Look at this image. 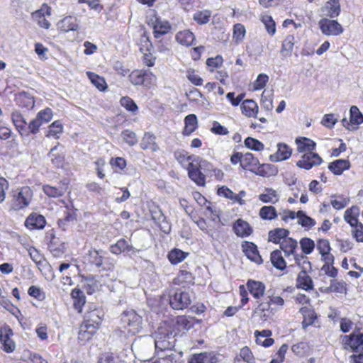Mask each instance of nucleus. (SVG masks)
Returning a JSON list of instances; mask_svg holds the SVG:
<instances>
[{
    "label": "nucleus",
    "mask_w": 363,
    "mask_h": 363,
    "mask_svg": "<svg viewBox=\"0 0 363 363\" xmlns=\"http://www.w3.org/2000/svg\"><path fill=\"white\" fill-rule=\"evenodd\" d=\"M230 161L234 166L239 164L242 169L263 177L270 176L274 169L270 164H260L259 159L250 152L242 153L234 150L230 155Z\"/></svg>",
    "instance_id": "f257e3e1"
},
{
    "label": "nucleus",
    "mask_w": 363,
    "mask_h": 363,
    "mask_svg": "<svg viewBox=\"0 0 363 363\" xmlns=\"http://www.w3.org/2000/svg\"><path fill=\"white\" fill-rule=\"evenodd\" d=\"M84 262L96 267L100 272H113L116 267L114 258L108 255L103 250L91 248L84 256Z\"/></svg>",
    "instance_id": "f03ea898"
},
{
    "label": "nucleus",
    "mask_w": 363,
    "mask_h": 363,
    "mask_svg": "<svg viewBox=\"0 0 363 363\" xmlns=\"http://www.w3.org/2000/svg\"><path fill=\"white\" fill-rule=\"evenodd\" d=\"M33 198V191L28 186H23L13 190L9 202V211H18L28 208Z\"/></svg>",
    "instance_id": "7ed1b4c3"
},
{
    "label": "nucleus",
    "mask_w": 363,
    "mask_h": 363,
    "mask_svg": "<svg viewBox=\"0 0 363 363\" xmlns=\"http://www.w3.org/2000/svg\"><path fill=\"white\" fill-rule=\"evenodd\" d=\"M121 323L132 335L138 333L142 329L143 319L134 310L125 311L121 315Z\"/></svg>",
    "instance_id": "20e7f679"
},
{
    "label": "nucleus",
    "mask_w": 363,
    "mask_h": 363,
    "mask_svg": "<svg viewBox=\"0 0 363 363\" xmlns=\"http://www.w3.org/2000/svg\"><path fill=\"white\" fill-rule=\"evenodd\" d=\"M156 76L150 70L136 69L130 72L129 82L134 86L150 88L156 81Z\"/></svg>",
    "instance_id": "39448f33"
},
{
    "label": "nucleus",
    "mask_w": 363,
    "mask_h": 363,
    "mask_svg": "<svg viewBox=\"0 0 363 363\" xmlns=\"http://www.w3.org/2000/svg\"><path fill=\"white\" fill-rule=\"evenodd\" d=\"M189 177L198 186H203L206 184V176L201 170L200 158L193 162H189L186 167Z\"/></svg>",
    "instance_id": "423d86ee"
},
{
    "label": "nucleus",
    "mask_w": 363,
    "mask_h": 363,
    "mask_svg": "<svg viewBox=\"0 0 363 363\" xmlns=\"http://www.w3.org/2000/svg\"><path fill=\"white\" fill-rule=\"evenodd\" d=\"M322 157L316 152H310L303 153L301 159L296 162V166L301 169L309 170L323 163Z\"/></svg>",
    "instance_id": "0eeeda50"
},
{
    "label": "nucleus",
    "mask_w": 363,
    "mask_h": 363,
    "mask_svg": "<svg viewBox=\"0 0 363 363\" xmlns=\"http://www.w3.org/2000/svg\"><path fill=\"white\" fill-rule=\"evenodd\" d=\"M67 243L60 238L57 237L55 233L50 234V240L48 243L49 252L56 258L62 257L66 252Z\"/></svg>",
    "instance_id": "6e6552de"
},
{
    "label": "nucleus",
    "mask_w": 363,
    "mask_h": 363,
    "mask_svg": "<svg viewBox=\"0 0 363 363\" xmlns=\"http://www.w3.org/2000/svg\"><path fill=\"white\" fill-rule=\"evenodd\" d=\"M52 14V8L46 3H43L39 9L31 13L32 18L37 22V24L44 29H49L51 24L46 16Z\"/></svg>",
    "instance_id": "1a4fd4ad"
},
{
    "label": "nucleus",
    "mask_w": 363,
    "mask_h": 363,
    "mask_svg": "<svg viewBox=\"0 0 363 363\" xmlns=\"http://www.w3.org/2000/svg\"><path fill=\"white\" fill-rule=\"evenodd\" d=\"M318 24L321 32L326 35H338L343 32L342 26L335 20L324 18Z\"/></svg>",
    "instance_id": "9d476101"
},
{
    "label": "nucleus",
    "mask_w": 363,
    "mask_h": 363,
    "mask_svg": "<svg viewBox=\"0 0 363 363\" xmlns=\"http://www.w3.org/2000/svg\"><path fill=\"white\" fill-rule=\"evenodd\" d=\"M281 296H266V301H262L258 306V309L264 313V316H269L270 313L277 311L279 306L284 304Z\"/></svg>",
    "instance_id": "9b49d317"
},
{
    "label": "nucleus",
    "mask_w": 363,
    "mask_h": 363,
    "mask_svg": "<svg viewBox=\"0 0 363 363\" xmlns=\"http://www.w3.org/2000/svg\"><path fill=\"white\" fill-rule=\"evenodd\" d=\"M140 147L144 151H149L152 153L160 150L156 135L150 131L144 133L140 142Z\"/></svg>",
    "instance_id": "f8f14e48"
},
{
    "label": "nucleus",
    "mask_w": 363,
    "mask_h": 363,
    "mask_svg": "<svg viewBox=\"0 0 363 363\" xmlns=\"http://www.w3.org/2000/svg\"><path fill=\"white\" fill-rule=\"evenodd\" d=\"M239 290L240 295H247V291L251 295H264L265 285L262 281L248 279L246 286L240 285Z\"/></svg>",
    "instance_id": "ddd939ff"
},
{
    "label": "nucleus",
    "mask_w": 363,
    "mask_h": 363,
    "mask_svg": "<svg viewBox=\"0 0 363 363\" xmlns=\"http://www.w3.org/2000/svg\"><path fill=\"white\" fill-rule=\"evenodd\" d=\"M293 153V148L285 143H278L277 151L269 155V159L272 162H279L289 159Z\"/></svg>",
    "instance_id": "4468645a"
},
{
    "label": "nucleus",
    "mask_w": 363,
    "mask_h": 363,
    "mask_svg": "<svg viewBox=\"0 0 363 363\" xmlns=\"http://www.w3.org/2000/svg\"><path fill=\"white\" fill-rule=\"evenodd\" d=\"M68 188L69 182L66 180H62L58 183L57 186L44 184L43 186V191L48 197L60 198L67 192Z\"/></svg>",
    "instance_id": "2eb2a0df"
},
{
    "label": "nucleus",
    "mask_w": 363,
    "mask_h": 363,
    "mask_svg": "<svg viewBox=\"0 0 363 363\" xmlns=\"http://www.w3.org/2000/svg\"><path fill=\"white\" fill-rule=\"evenodd\" d=\"M46 223V219L43 215L32 212L26 218L24 225L30 230H35L43 229Z\"/></svg>",
    "instance_id": "dca6fc26"
},
{
    "label": "nucleus",
    "mask_w": 363,
    "mask_h": 363,
    "mask_svg": "<svg viewBox=\"0 0 363 363\" xmlns=\"http://www.w3.org/2000/svg\"><path fill=\"white\" fill-rule=\"evenodd\" d=\"M13 335V330L9 325H4L1 327L0 341L2 344L3 350L8 353L12 352L16 347L15 342L11 338Z\"/></svg>",
    "instance_id": "f3484780"
},
{
    "label": "nucleus",
    "mask_w": 363,
    "mask_h": 363,
    "mask_svg": "<svg viewBox=\"0 0 363 363\" xmlns=\"http://www.w3.org/2000/svg\"><path fill=\"white\" fill-rule=\"evenodd\" d=\"M241 247L242 252L249 259L258 264H260L263 262L257 246L254 242L250 241H243L242 242Z\"/></svg>",
    "instance_id": "a211bd4d"
},
{
    "label": "nucleus",
    "mask_w": 363,
    "mask_h": 363,
    "mask_svg": "<svg viewBox=\"0 0 363 363\" xmlns=\"http://www.w3.org/2000/svg\"><path fill=\"white\" fill-rule=\"evenodd\" d=\"M99 327L94 323L84 321L79 326L78 333V339L80 342L84 343L91 339L92 336L96 333Z\"/></svg>",
    "instance_id": "6ab92c4d"
},
{
    "label": "nucleus",
    "mask_w": 363,
    "mask_h": 363,
    "mask_svg": "<svg viewBox=\"0 0 363 363\" xmlns=\"http://www.w3.org/2000/svg\"><path fill=\"white\" fill-rule=\"evenodd\" d=\"M233 229L235 234L240 238H247L251 235L253 233V228L246 220L238 218L233 225Z\"/></svg>",
    "instance_id": "aec40b11"
},
{
    "label": "nucleus",
    "mask_w": 363,
    "mask_h": 363,
    "mask_svg": "<svg viewBox=\"0 0 363 363\" xmlns=\"http://www.w3.org/2000/svg\"><path fill=\"white\" fill-rule=\"evenodd\" d=\"M57 28L61 33L76 31L79 28L77 19L74 16H67L57 22Z\"/></svg>",
    "instance_id": "412c9836"
},
{
    "label": "nucleus",
    "mask_w": 363,
    "mask_h": 363,
    "mask_svg": "<svg viewBox=\"0 0 363 363\" xmlns=\"http://www.w3.org/2000/svg\"><path fill=\"white\" fill-rule=\"evenodd\" d=\"M173 284L182 288L189 287L194 284V277L191 272L182 269L173 279Z\"/></svg>",
    "instance_id": "4be33fe9"
},
{
    "label": "nucleus",
    "mask_w": 363,
    "mask_h": 363,
    "mask_svg": "<svg viewBox=\"0 0 363 363\" xmlns=\"http://www.w3.org/2000/svg\"><path fill=\"white\" fill-rule=\"evenodd\" d=\"M242 113L247 118H257L259 106L257 103L252 99L242 100L240 104Z\"/></svg>",
    "instance_id": "5701e85b"
},
{
    "label": "nucleus",
    "mask_w": 363,
    "mask_h": 363,
    "mask_svg": "<svg viewBox=\"0 0 363 363\" xmlns=\"http://www.w3.org/2000/svg\"><path fill=\"white\" fill-rule=\"evenodd\" d=\"M296 150L299 153L313 152L316 148V143L306 137H298L295 140Z\"/></svg>",
    "instance_id": "b1692460"
},
{
    "label": "nucleus",
    "mask_w": 363,
    "mask_h": 363,
    "mask_svg": "<svg viewBox=\"0 0 363 363\" xmlns=\"http://www.w3.org/2000/svg\"><path fill=\"white\" fill-rule=\"evenodd\" d=\"M279 245L281 250L284 251L285 255L286 257L294 255L296 262L298 264L299 258L297 255H295V252L298 247L297 241L288 236L285 240H282Z\"/></svg>",
    "instance_id": "393cba45"
},
{
    "label": "nucleus",
    "mask_w": 363,
    "mask_h": 363,
    "mask_svg": "<svg viewBox=\"0 0 363 363\" xmlns=\"http://www.w3.org/2000/svg\"><path fill=\"white\" fill-rule=\"evenodd\" d=\"M176 41L181 45L190 47L196 41V36L193 32L189 29L179 31L175 35Z\"/></svg>",
    "instance_id": "a878e982"
},
{
    "label": "nucleus",
    "mask_w": 363,
    "mask_h": 363,
    "mask_svg": "<svg viewBox=\"0 0 363 363\" xmlns=\"http://www.w3.org/2000/svg\"><path fill=\"white\" fill-rule=\"evenodd\" d=\"M16 104L21 108L32 109L35 106V99L30 94L23 91L15 96Z\"/></svg>",
    "instance_id": "bb28decb"
},
{
    "label": "nucleus",
    "mask_w": 363,
    "mask_h": 363,
    "mask_svg": "<svg viewBox=\"0 0 363 363\" xmlns=\"http://www.w3.org/2000/svg\"><path fill=\"white\" fill-rule=\"evenodd\" d=\"M350 167L351 164L348 160L338 159L330 162L328 168L335 175H341L344 171L348 170Z\"/></svg>",
    "instance_id": "cd10ccee"
},
{
    "label": "nucleus",
    "mask_w": 363,
    "mask_h": 363,
    "mask_svg": "<svg viewBox=\"0 0 363 363\" xmlns=\"http://www.w3.org/2000/svg\"><path fill=\"white\" fill-rule=\"evenodd\" d=\"M345 338L346 339L345 345L350 347L352 352L363 350V334H351L345 336Z\"/></svg>",
    "instance_id": "c85d7f7f"
},
{
    "label": "nucleus",
    "mask_w": 363,
    "mask_h": 363,
    "mask_svg": "<svg viewBox=\"0 0 363 363\" xmlns=\"http://www.w3.org/2000/svg\"><path fill=\"white\" fill-rule=\"evenodd\" d=\"M11 118L15 128L19 134L21 136L26 135L27 134V122L23 116L19 111H16L12 112Z\"/></svg>",
    "instance_id": "c756f323"
},
{
    "label": "nucleus",
    "mask_w": 363,
    "mask_h": 363,
    "mask_svg": "<svg viewBox=\"0 0 363 363\" xmlns=\"http://www.w3.org/2000/svg\"><path fill=\"white\" fill-rule=\"evenodd\" d=\"M316 248L321 255L323 261L330 260V258H335L331 253V247L330 242L328 239H319L317 240Z\"/></svg>",
    "instance_id": "7c9ffc66"
},
{
    "label": "nucleus",
    "mask_w": 363,
    "mask_h": 363,
    "mask_svg": "<svg viewBox=\"0 0 363 363\" xmlns=\"http://www.w3.org/2000/svg\"><path fill=\"white\" fill-rule=\"evenodd\" d=\"M290 232L288 229L283 228H277L269 230L268 233V240L274 244H280L282 240H285L289 235Z\"/></svg>",
    "instance_id": "2f4dec72"
},
{
    "label": "nucleus",
    "mask_w": 363,
    "mask_h": 363,
    "mask_svg": "<svg viewBox=\"0 0 363 363\" xmlns=\"http://www.w3.org/2000/svg\"><path fill=\"white\" fill-rule=\"evenodd\" d=\"M359 213V208L357 206H352L345 211L344 220L352 228L360 223L358 218Z\"/></svg>",
    "instance_id": "473e14b6"
},
{
    "label": "nucleus",
    "mask_w": 363,
    "mask_h": 363,
    "mask_svg": "<svg viewBox=\"0 0 363 363\" xmlns=\"http://www.w3.org/2000/svg\"><path fill=\"white\" fill-rule=\"evenodd\" d=\"M300 313L302 314L303 320L302 321V328L306 329L309 325L314 323L315 320L318 318L316 313L311 308L306 306L300 308Z\"/></svg>",
    "instance_id": "72a5a7b5"
},
{
    "label": "nucleus",
    "mask_w": 363,
    "mask_h": 363,
    "mask_svg": "<svg viewBox=\"0 0 363 363\" xmlns=\"http://www.w3.org/2000/svg\"><path fill=\"white\" fill-rule=\"evenodd\" d=\"M171 25L167 21H162L157 18L153 25V35L155 38H159L169 32Z\"/></svg>",
    "instance_id": "f704fd0d"
},
{
    "label": "nucleus",
    "mask_w": 363,
    "mask_h": 363,
    "mask_svg": "<svg viewBox=\"0 0 363 363\" xmlns=\"http://www.w3.org/2000/svg\"><path fill=\"white\" fill-rule=\"evenodd\" d=\"M296 286L305 291H309L313 288V282L311 277L307 274L306 271L302 270L298 274L296 279Z\"/></svg>",
    "instance_id": "c9c22d12"
},
{
    "label": "nucleus",
    "mask_w": 363,
    "mask_h": 363,
    "mask_svg": "<svg viewBox=\"0 0 363 363\" xmlns=\"http://www.w3.org/2000/svg\"><path fill=\"white\" fill-rule=\"evenodd\" d=\"M109 250L111 253L118 255L122 252L134 251V247L130 245L125 239L121 238L115 244L111 245Z\"/></svg>",
    "instance_id": "e433bc0d"
},
{
    "label": "nucleus",
    "mask_w": 363,
    "mask_h": 363,
    "mask_svg": "<svg viewBox=\"0 0 363 363\" xmlns=\"http://www.w3.org/2000/svg\"><path fill=\"white\" fill-rule=\"evenodd\" d=\"M174 159L182 166H187L186 163L193 162L199 157L194 155H189V152L184 150L179 149L174 152Z\"/></svg>",
    "instance_id": "4c0bfd02"
},
{
    "label": "nucleus",
    "mask_w": 363,
    "mask_h": 363,
    "mask_svg": "<svg viewBox=\"0 0 363 363\" xmlns=\"http://www.w3.org/2000/svg\"><path fill=\"white\" fill-rule=\"evenodd\" d=\"M169 303L174 310H184L191 303L189 296H168Z\"/></svg>",
    "instance_id": "58836bf2"
},
{
    "label": "nucleus",
    "mask_w": 363,
    "mask_h": 363,
    "mask_svg": "<svg viewBox=\"0 0 363 363\" xmlns=\"http://www.w3.org/2000/svg\"><path fill=\"white\" fill-rule=\"evenodd\" d=\"M256 342L263 347H267L272 345L274 342V339L271 338L272 331L269 330H263L262 331H255Z\"/></svg>",
    "instance_id": "ea45409f"
},
{
    "label": "nucleus",
    "mask_w": 363,
    "mask_h": 363,
    "mask_svg": "<svg viewBox=\"0 0 363 363\" xmlns=\"http://www.w3.org/2000/svg\"><path fill=\"white\" fill-rule=\"evenodd\" d=\"M295 44V37L294 35H286L281 43L280 54L286 57L291 55Z\"/></svg>",
    "instance_id": "a19ab883"
},
{
    "label": "nucleus",
    "mask_w": 363,
    "mask_h": 363,
    "mask_svg": "<svg viewBox=\"0 0 363 363\" xmlns=\"http://www.w3.org/2000/svg\"><path fill=\"white\" fill-rule=\"evenodd\" d=\"M198 128V119L195 114H189L184 118L183 135H189Z\"/></svg>",
    "instance_id": "79ce46f5"
},
{
    "label": "nucleus",
    "mask_w": 363,
    "mask_h": 363,
    "mask_svg": "<svg viewBox=\"0 0 363 363\" xmlns=\"http://www.w3.org/2000/svg\"><path fill=\"white\" fill-rule=\"evenodd\" d=\"M86 76L91 84L100 91H105L108 89L107 83L104 77L93 72H86Z\"/></svg>",
    "instance_id": "37998d69"
},
{
    "label": "nucleus",
    "mask_w": 363,
    "mask_h": 363,
    "mask_svg": "<svg viewBox=\"0 0 363 363\" xmlns=\"http://www.w3.org/2000/svg\"><path fill=\"white\" fill-rule=\"evenodd\" d=\"M325 14L331 18L339 16L340 13V5L339 0H329L326 2L323 9Z\"/></svg>",
    "instance_id": "c03bdc74"
},
{
    "label": "nucleus",
    "mask_w": 363,
    "mask_h": 363,
    "mask_svg": "<svg viewBox=\"0 0 363 363\" xmlns=\"http://www.w3.org/2000/svg\"><path fill=\"white\" fill-rule=\"evenodd\" d=\"M194 196L199 204L205 206L206 214H209L211 216L218 217L213 203L208 201L201 193L196 192L194 193Z\"/></svg>",
    "instance_id": "a18cd8bd"
},
{
    "label": "nucleus",
    "mask_w": 363,
    "mask_h": 363,
    "mask_svg": "<svg viewBox=\"0 0 363 363\" xmlns=\"http://www.w3.org/2000/svg\"><path fill=\"white\" fill-rule=\"evenodd\" d=\"M258 199L263 203L275 204L279 200V194L272 188H265L263 193L258 196Z\"/></svg>",
    "instance_id": "49530a36"
},
{
    "label": "nucleus",
    "mask_w": 363,
    "mask_h": 363,
    "mask_svg": "<svg viewBox=\"0 0 363 363\" xmlns=\"http://www.w3.org/2000/svg\"><path fill=\"white\" fill-rule=\"evenodd\" d=\"M172 333H167L164 337H157L155 340L156 350L170 352L169 349L174 346V342H170L169 339L172 338ZM174 337H172L173 338Z\"/></svg>",
    "instance_id": "de8ad7c7"
},
{
    "label": "nucleus",
    "mask_w": 363,
    "mask_h": 363,
    "mask_svg": "<svg viewBox=\"0 0 363 363\" xmlns=\"http://www.w3.org/2000/svg\"><path fill=\"white\" fill-rule=\"evenodd\" d=\"M66 211H65L64 218L59 219L57 221L58 225L62 227L66 223L74 221L77 219V209L72 204L65 206Z\"/></svg>",
    "instance_id": "09e8293b"
},
{
    "label": "nucleus",
    "mask_w": 363,
    "mask_h": 363,
    "mask_svg": "<svg viewBox=\"0 0 363 363\" xmlns=\"http://www.w3.org/2000/svg\"><path fill=\"white\" fill-rule=\"evenodd\" d=\"M259 216L264 220H272L277 218L278 213L273 206H264L259 211Z\"/></svg>",
    "instance_id": "8fccbe9b"
},
{
    "label": "nucleus",
    "mask_w": 363,
    "mask_h": 363,
    "mask_svg": "<svg viewBox=\"0 0 363 363\" xmlns=\"http://www.w3.org/2000/svg\"><path fill=\"white\" fill-rule=\"evenodd\" d=\"M259 19L264 24L267 33L269 35L273 36L277 31V25L272 16L267 13L262 14Z\"/></svg>",
    "instance_id": "3c124183"
},
{
    "label": "nucleus",
    "mask_w": 363,
    "mask_h": 363,
    "mask_svg": "<svg viewBox=\"0 0 363 363\" xmlns=\"http://www.w3.org/2000/svg\"><path fill=\"white\" fill-rule=\"evenodd\" d=\"M63 132V125L60 121L57 120L52 122L49 126L46 137L59 139Z\"/></svg>",
    "instance_id": "603ef678"
},
{
    "label": "nucleus",
    "mask_w": 363,
    "mask_h": 363,
    "mask_svg": "<svg viewBox=\"0 0 363 363\" xmlns=\"http://www.w3.org/2000/svg\"><path fill=\"white\" fill-rule=\"evenodd\" d=\"M270 260L272 265L278 269L283 270L286 267V261L279 250H275L271 252Z\"/></svg>",
    "instance_id": "864d4df0"
},
{
    "label": "nucleus",
    "mask_w": 363,
    "mask_h": 363,
    "mask_svg": "<svg viewBox=\"0 0 363 363\" xmlns=\"http://www.w3.org/2000/svg\"><path fill=\"white\" fill-rule=\"evenodd\" d=\"M298 224L307 230L311 229L316 224L315 220L307 216L303 211H298Z\"/></svg>",
    "instance_id": "5fc2aeb1"
},
{
    "label": "nucleus",
    "mask_w": 363,
    "mask_h": 363,
    "mask_svg": "<svg viewBox=\"0 0 363 363\" xmlns=\"http://www.w3.org/2000/svg\"><path fill=\"white\" fill-rule=\"evenodd\" d=\"M246 35V29L243 24L238 23L233 28V41L235 44L241 43Z\"/></svg>",
    "instance_id": "6e6d98bb"
},
{
    "label": "nucleus",
    "mask_w": 363,
    "mask_h": 363,
    "mask_svg": "<svg viewBox=\"0 0 363 363\" xmlns=\"http://www.w3.org/2000/svg\"><path fill=\"white\" fill-rule=\"evenodd\" d=\"M30 259L35 263L36 266L40 269L46 263L44 255L35 247H30L28 250Z\"/></svg>",
    "instance_id": "4d7b16f0"
},
{
    "label": "nucleus",
    "mask_w": 363,
    "mask_h": 363,
    "mask_svg": "<svg viewBox=\"0 0 363 363\" xmlns=\"http://www.w3.org/2000/svg\"><path fill=\"white\" fill-rule=\"evenodd\" d=\"M187 255L188 253L184 252L182 250L174 248L168 253L167 257L171 264H177L182 262Z\"/></svg>",
    "instance_id": "13d9d810"
},
{
    "label": "nucleus",
    "mask_w": 363,
    "mask_h": 363,
    "mask_svg": "<svg viewBox=\"0 0 363 363\" xmlns=\"http://www.w3.org/2000/svg\"><path fill=\"white\" fill-rule=\"evenodd\" d=\"M101 311L94 308H92L91 306H88L87 312L85 314V320L84 321H89V323H94L95 325H97L99 327V323L101 321Z\"/></svg>",
    "instance_id": "bf43d9fd"
},
{
    "label": "nucleus",
    "mask_w": 363,
    "mask_h": 363,
    "mask_svg": "<svg viewBox=\"0 0 363 363\" xmlns=\"http://www.w3.org/2000/svg\"><path fill=\"white\" fill-rule=\"evenodd\" d=\"M224 60L220 55H218L214 57H208L206 59V64L208 71L211 73L220 68L223 65Z\"/></svg>",
    "instance_id": "052dcab7"
},
{
    "label": "nucleus",
    "mask_w": 363,
    "mask_h": 363,
    "mask_svg": "<svg viewBox=\"0 0 363 363\" xmlns=\"http://www.w3.org/2000/svg\"><path fill=\"white\" fill-rule=\"evenodd\" d=\"M211 17V11L209 10L196 11L194 16L193 19L199 25H204L209 22Z\"/></svg>",
    "instance_id": "680f3d73"
},
{
    "label": "nucleus",
    "mask_w": 363,
    "mask_h": 363,
    "mask_svg": "<svg viewBox=\"0 0 363 363\" xmlns=\"http://www.w3.org/2000/svg\"><path fill=\"white\" fill-rule=\"evenodd\" d=\"M245 146L254 151L260 152L264 149V145L259 140L252 138L247 137L244 140Z\"/></svg>",
    "instance_id": "e2e57ef3"
},
{
    "label": "nucleus",
    "mask_w": 363,
    "mask_h": 363,
    "mask_svg": "<svg viewBox=\"0 0 363 363\" xmlns=\"http://www.w3.org/2000/svg\"><path fill=\"white\" fill-rule=\"evenodd\" d=\"M120 104L128 111L135 114L138 111V106L130 96H123L120 99Z\"/></svg>",
    "instance_id": "0e129e2a"
},
{
    "label": "nucleus",
    "mask_w": 363,
    "mask_h": 363,
    "mask_svg": "<svg viewBox=\"0 0 363 363\" xmlns=\"http://www.w3.org/2000/svg\"><path fill=\"white\" fill-rule=\"evenodd\" d=\"M121 137L123 141L130 147L135 145L138 142L136 133L129 129L123 130L121 132Z\"/></svg>",
    "instance_id": "69168bd1"
},
{
    "label": "nucleus",
    "mask_w": 363,
    "mask_h": 363,
    "mask_svg": "<svg viewBox=\"0 0 363 363\" xmlns=\"http://www.w3.org/2000/svg\"><path fill=\"white\" fill-rule=\"evenodd\" d=\"M109 164L116 172L123 171L127 166V161L124 157H111Z\"/></svg>",
    "instance_id": "338daca9"
},
{
    "label": "nucleus",
    "mask_w": 363,
    "mask_h": 363,
    "mask_svg": "<svg viewBox=\"0 0 363 363\" xmlns=\"http://www.w3.org/2000/svg\"><path fill=\"white\" fill-rule=\"evenodd\" d=\"M57 146L53 147L49 153V155L51 157L52 164L56 168H62L65 164V155L62 153H57L55 154L54 151L57 149Z\"/></svg>",
    "instance_id": "774afa93"
}]
</instances>
